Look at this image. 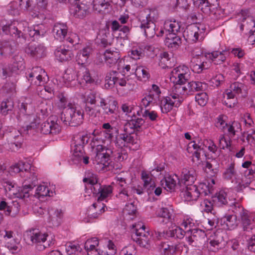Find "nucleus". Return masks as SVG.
Wrapping results in <instances>:
<instances>
[{
	"label": "nucleus",
	"instance_id": "1",
	"mask_svg": "<svg viewBox=\"0 0 255 255\" xmlns=\"http://www.w3.org/2000/svg\"><path fill=\"white\" fill-rule=\"evenodd\" d=\"M2 30L5 34H9L18 42L22 44L26 41L27 32H28L29 35L33 37L34 39H38L45 35L47 31V28L44 24H39L33 26L32 29L28 30V27L26 25L24 26L22 22L13 21L3 26Z\"/></svg>",
	"mask_w": 255,
	"mask_h": 255
},
{
	"label": "nucleus",
	"instance_id": "2",
	"mask_svg": "<svg viewBox=\"0 0 255 255\" xmlns=\"http://www.w3.org/2000/svg\"><path fill=\"white\" fill-rule=\"evenodd\" d=\"M189 93L187 86L180 85L179 83L174 84L172 88L169 96L163 97L159 100V105L163 113L170 112L173 107H179L183 101V96Z\"/></svg>",
	"mask_w": 255,
	"mask_h": 255
},
{
	"label": "nucleus",
	"instance_id": "3",
	"mask_svg": "<svg viewBox=\"0 0 255 255\" xmlns=\"http://www.w3.org/2000/svg\"><path fill=\"white\" fill-rule=\"evenodd\" d=\"M61 120L71 127L80 126L84 121V112L74 104L69 103L62 113Z\"/></svg>",
	"mask_w": 255,
	"mask_h": 255
},
{
	"label": "nucleus",
	"instance_id": "4",
	"mask_svg": "<svg viewBox=\"0 0 255 255\" xmlns=\"http://www.w3.org/2000/svg\"><path fill=\"white\" fill-rule=\"evenodd\" d=\"M131 239L140 247L148 249L152 242V235L145 231V227L141 224L132 225Z\"/></svg>",
	"mask_w": 255,
	"mask_h": 255
},
{
	"label": "nucleus",
	"instance_id": "5",
	"mask_svg": "<svg viewBox=\"0 0 255 255\" xmlns=\"http://www.w3.org/2000/svg\"><path fill=\"white\" fill-rule=\"evenodd\" d=\"M209 184L201 183L198 187L196 185L188 186L186 190L182 192V196L186 201H196L200 195L205 196L211 193L212 187H210Z\"/></svg>",
	"mask_w": 255,
	"mask_h": 255
},
{
	"label": "nucleus",
	"instance_id": "6",
	"mask_svg": "<svg viewBox=\"0 0 255 255\" xmlns=\"http://www.w3.org/2000/svg\"><path fill=\"white\" fill-rule=\"evenodd\" d=\"M47 235L43 234L37 229H32L26 231L24 235V240L29 244H39L40 246L39 250H44L46 248L45 245H41L46 240Z\"/></svg>",
	"mask_w": 255,
	"mask_h": 255
},
{
	"label": "nucleus",
	"instance_id": "7",
	"mask_svg": "<svg viewBox=\"0 0 255 255\" xmlns=\"http://www.w3.org/2000/svg\"><path fill=\"white\" fill-rule=\"evenodd\" d=\"M58 118L56 116L49 117L46 121L41 124L39 130L41 133L45 134H57L61 130V127L58 124Z\"/></svg>",
	"mask_w": 255,
	"mask_h": 255
},
{
	"label": "nucleus",
	"instance_id": "8",
	"mask_svg": "<svg viewBox=\"0 0 255 255\" xmlns=\"http://www.w3.org/2000/svg\"><path fill=\"white\" fill-rule=\"evenodd\" d=\"M186 239L189 244L195 247H199L206 239V234L201 229H189L186 231Z\"/></svg>",
	"mask_w": 255,
	"mask_h": 255
},
{
	"label": "nucleus",
	"instance_id": "9",
	"mask_svg": "<svg viewBox=\"0 0 255 255\" xmlns=\"http://www.w3.org/2000/svg\"><path fill=\"white\" fill-rule=\"evenodd\" d=\"M7 141V149L11 151H16L21 147L23 138L21 133L16 130L7 132L6 135Z\"/></svg>",
	"mask_w": 255,
	"mask_h": 255
},
{
	"label": "nucleus",
	"instance_id": "10",
	"mask_svg": "<svg viewBox=\"0 0 255 255\" xmlns=\"http://www.w3.org/2000/svg\"><path fill=\"white\" fill-rule=\"evenodd\" d=\"M240 29L245 33H251L255 27V21L250 15L249 10H241L240 11Z\"/></svg>",
	"mask_w": 255,
	"mask_h": 255
},
{
	"label": "nucleus",
	"instance_id": "11",
	"mask_svg": "<svg viewBox=\"0 0 255 255\" xmlns=\"http://www.w3.org/2000/svg\"><path fill=\"white\" fill-rule=\"evenodd\" d=\"M196 179V171L192 168H183L181 172V179L179 180L178 185L180 187L182 184L185 185V188L180 189L181 192L186 190L188 186H194L193 184Z\"/></svg>",
	"mask_w": 255,
	"mask_h": 255
},
{
	"label": "nucleus",
	"instance_id": "12",
	"mask_svg": "<svg viewBox=\"0 0 255 255\" xmlns=\"http://www.w3.org/2000/svg\"><path fill=\"white\" fill-rule=\"evenodd\" d=\"M17 119L20 123L23 124L29 123V125H27L26 127H22L21 128V131L23 132V134H29L32 133L37 128V125L33 121L35 118L32 113L29 114H19L17 116Z\"/></svg>",
	"mask_w": 255,
	"mask_h": 255
},
{
	"label": "nucleus",
	"instance_id": "13",
	"mask_svg": "<svg viewBox=\"0 0 255 255\" xmlns=\"http://www.w3.org/2000/svg\"><path fill=\"white\" fill-rule=\"evenodd\" d=\"M54 54L56 59L60 62H67L71 60L74 57L72 46L65 44L57 47Z\"/></svg>",
	"mask_w": 255,
	"mask_h": 255
},
{
	"label": "nucleus",
	"instance_id": "14",
	"mask_svg": "<svg viewBox=\"0 0 255 255\" xmlns=\"http://www.w3.org/2000/svg\"><path fill=\"white\" fill-rule=\"evenodd\" d=\"M100 107L103 110L104 113L107 115L115 114L118 110V102L113 98L107 99L99 97Z\"/></svg>",
	"mask_w": 255,
	"mask_h": 255
},
{
	"label": "nucleus",
	"instance_id": "15",
	"mask_svg": "<svg viewBox=\"0 0 255 255\" xmlns=\"http://www.w3.org/2000/svg\"><path fill=\"white\" fill-rule=\"evenodd\" d=\"M224 234V233L222 231H217L214 233L213 236L211 237L209 239V243L207 246L209 251L216 252L221 248L222 246L225 245Z\"/></svg>",
	"mask_w": 255,
	"mask_h": 255
},
{
	"label": "nucleus",
	"instance_id": "16",
	"mask_svg": "<svg viewBox=\"0 0 255 255\" xmlns=\"http://www.w3.org/2000/svg\"><path fill=\"white\" fill-rule=\"evenodd\" d=\"M30 164L22 161H19L10 166L9 172L11 174L19 173L21 177L28 176L31 174Z\"/></svg>",
	"mask_w": 255,
	"mask_h": 255
},
{
	"label": "nucleus",
	"instance_id": "17",
	"mask_svg": "<svg viewBox=\"0 0 255 255\" xmlns=\"http://www.w3.org/2000/svg\"><path fill=\"white\" fill-rule=\"evenodd\" d=\"M205 59H206L205 54L204 55H197L191 58L190 66L193 72L199 74L204 69H207L206 67L207 62L205 61Z\"/></svg>",
	"mask_w": 255,
	"mask_h": 255
},
{
	"label": "nucleus",
	"instance_id": "18",
	"mask_svg": "<svg viewBox=\"0 0 255 255\" xmlns=\"http://www.w3.org/2000/svg\"><path fill=\"white\" fill-rule=\"evenodd\" d=\"M46 48L41 44L30 43L25 48V52L31 57L40 58L45 55Z\"/></svg>",
	"mask_w": 255,
	"mask_h": 255
},
{
	"label": "nucleus",
	"instance_id": "19",
	"mask_svg": "<svg viewBox=\"0 0 255 255\" xmlns=\"http://www.w3.org/2000/svg\"><path fill=\"white\" fill-rule=\"evenodd\" d=\"M179 180L180 179L176 174L172 175L167 174L161 180V185L167 190L174 191L176 188L179 186Z\"/></svg>",
	"mask_w": 255,
	"mask_h": 255
},
{
	"label": "nucleus",
	"instance_id": "20",
	"mask_svg": "<svg viewBox=\"0 0 255 255\" xmlns=\"http://www.w3.org/2000/svg\"><path fill=\"white\" fill-rule=\"evenodd\" d=\"M188 68L186 66L177 67L172 72L173 77H174L176 81H174V84L179 83L180 85H184L188 81V75L186 73Z\"/></svg>",
	"mask_w": 255,
	"mask_h": 255
},
{
	"label": "nucleus",
	"instance_id": "21",
	"mask_svg": "<svg viewBox=\"0 0 255 255\" xmlns=\"http://www.w3.org/2000/svg\"><path fill=\"white\" fill-rule=\"evenodd\" d=\"M74 142L73 149L74 155L76 157L82 155L84 154V146L88 142V136L87 135H79L76 136Z\"/></svg>",
	"mask_w": 255,
	"mask_h": 255
},
{
	"label": "nucleus",
	"instance_id": "22",
	"mask_svg": "<svg viewBox=\"0 0 255 255\" xmlns=\"http://www.w3.org/2000/svg\"><path fill=\"white\" fill-rule=\"evenodd\" d=\"M224 177L225 179L228 180L232 179L233 177H234V179H233L232 181V183L233 185L232 187H234L237 189V190L238 191L239 189V183L238 181V178L237 177V173L235 169V163H231L229 164L225 172L223 173Z\"/></svg>",
	"mask_w": 255,
	"mask_h": 255
},
{
	"label": "nucleus",
	"instance_id": "23",
	"mask_svg": "<svg viewBox=\"0 0 255 255\" xmlns=\"http://www.w3.org/2000/svg\"><path fill=\"white\" fill-rule=\"evenodd\" d=\"M68 26L65 23L56 22L53 27L52 32L55 39L58 40H63L67 35Z\"/></svg>",
	"mask_w": 255,
	"mask_h": 255
},
{
	"label": "nucleus",
	"instance_id": "24",
	"mask_svg": "<svg viewBox=\"0 0 255 255\" xmlns=\"http://www.w3.org/2000/svg\"><path fill=\"white\" fill-rule=\"evenodd\" d=\"M199 27L197 25L194 24H190L187 26L184 30L183 36L186 37L187 40L196 42L199 40Z\"/></svg>",
	"mask_w": 255,
	"mask_h": 255
},
{
	"label": "nucleus",
	"instance_id": "25",
	"mask_svg": "<svg viewBox=\"0 0 255 255\" xmlns=\"http://www.w3.org/2000/svg\"><path fill=\"white\" fill-rule=\"evenodd\" d=\"M186 231H184L179 227H175L172 229H169L166 232H158V235L160 237L167 238L168 237H172L174 238L182 239L185 236L186 237Z\"/></svg>",
	"mask_w": 255,
	"mask_h": 255
},
{
	"label": "nucleus",
	"instance_id": "26",
	"mask_svg": "<svg viewBox=\"0 0 255 255\" xmlns=\"http://www.w3.org/2000/svg\"><path fill=\"white\" fill-rule=\"evenodd\" d=\"M226 54H227V52L225 51H214L212 52L205 53V57L206 59L212 60L215 64L219 65L225 61Z\"/></svg>",
	"mask_w": 255,
	"mask_h": 255
},
{
	"label": "nucleus",
	"instance_id": "27",
	"mask_svg": "<svg viewBox=\"0 0 255 255\" xmlns=\"http://www.w3.org/2000/svg\"><path fill=\"white\" fill-rule=\"evenodd\" d=\"M144 121L141 118H137L134 114H133L131 119L128 121L125 125L124 131L127 132L128 128L133 129L138 131L140 130L141 126L144 124Z\"/></svg>",
	"mask_w": 255,
	"mask_h": 255
},
{
	"label": "nucleus",
	"instance_id": "28",
	"mask_svg": "<svg viewBox=\"0 0 255 255\" xmlns=\"http://www.w3.org/2000/svg\"><path fill=\"white\" fill-rule=\"evenodd\" d=\"M173 209L171 206L162 207L156 211V215L158 217L164 219L163 222L166 223L171 222L174 219Z\"/></svg>",
	"mask_w": 255,
	"mask_h": 255
},
{
	"label": "nucleus",
	"instance_id": "29",
	"mask_svg": "<svg viewBox=\"0 0 255 255\" xmlns=\"http://www.w3.org/2000/svg\"><path fill=\"white\" fill-rule=\"evenodd\" d=\"M104 55L105 62L109 67L115 65L121 57L118 51L110 49L106 50Z\"/></svg>",
	"mask_w": 255,
	"mask_h": 255
},
{
	"label": "nucleus",
	"instance_id": "30",
	"mask_svg": "<svg viewBox=\"0 0 255 255\" xmlns=\"http://www.w3.org/2000/svg\"><path fill=\"white\" fill-rule=\"evenodd\" d=\"M140 21V27L144 30L145 35L149 38L153 37L156 34L155 23L147 22V19H142Z\"/></svg>",
	"mask_w": 255,
	"mask_h": 255
},
{
	"label": "nucleus",
	"instance_id": "31",
	"mask_svg": "<svg viewBox=\"0 0 255 255\" xmlns=\"http://www.w3.org/2000/svg\"><path fill=\"white\" fill-rule=\"evenodd\" d=\"M50 221L53 226H57L60 224V220L62 218L63 212L61 209H58L51 207L48 208Z\"/></svg>",
	"mask_w": 255,
	"mask_h": 255
},
{
	"label": "nucleus",
	"instance_id": "32",
	"mask_svg": "<svg viewBox=\"0 0 255 255\" xmlns=\"http://www.w3.org/2000/svg\"><path fill=\"white\" fill-rule=\"evenodd\" d=\"M181 38L176 33H169L165 39V44L170 48L177 49L181 44Z\"/></svg>",
	"mask_w": 255,
	"mask_h": 255
},
{
	"label": "nucleus",
	"instance_id": "33",
	"mask_svg": "<svg viewBox=\"0 0 255 255\" xmlns=\"http://www.w3.org/2000/svg\"><path fill=\"white\" fill-rule=\"evenodd\" d=\"M92 51V48L89 46H87L80 50L76 56L77 63L81 65L86 64Z\"/></svg>",
	"mask_w": 255,
	"mask_h": 255
},
{
	"label": "nucleus",
	"instance_id": "34",
	"mask_svg": "<svg viewBox=\"0 0 255 255\" xmlns=\"http://www.w3.org/2000/svg\"><path fill=\"white\" fill-rule=\"evenodd\" d=\"M76 1L77 0L72 3L76 5L74 12V15L75 17L82 19L89 14V7L88 5L83 3L77 4L76 2Z\"/></svg>",
	"mask_w": 255,
	"mask_h": 255
},
{
	"label": "nucleus",
	"instance_id": "35",
	"mask_svg": "<svg viewBox=\"0 0 255 255\" xmlns=\"http://www.w3.org/2000/svg\"><path fill=\"white\" fill-rule=\"evenodd\" d=\"M17 106L20 115L29 114L33 111V107L30 99L26 98L23 101H19Z\"/></svg>",
	"mask_w": 255,
	"mask_h": 255
},
{
	"label": "nucleus",
	"instance_id": "36",
	"mask_svg": "<svg viewBox=\"0 0 255 255\" xmlns=\"http://www.w3.org/2000/svg\"><path fill=\"white\" fill-rule=\"evenodd\" d=\"M108 153H98L96 154L95 156V161L97 164H102L104 167L108 166L109 165V160H110V155L112 153V150H108Z\"/></svg>",
	"mask_w": 255,
	"mask_h": 255
},
{
	"label": "nucleus",
	"instance_id": "37",
	"mask_svg": "<svg viewBox=\"0 0 255 255\" xmlns=\"http://www.w3.org/2000/svg\"><path fill=\"white\" fill-rule=\"evenodd\" d=\"M222 222L225 223L228 229L231 230L236 228L239 224L237 217L235 215L225 216L221 219V222Z\"/></svg>",
	"mask_w": 255,
	"mask_h": 255
},
{
	"label": "nucleus",
	"instance_id": "38",
	"mask_svg": "<svg viewBox=\"0 0 255 255\" xmlns=\"http://www.w3.org/2000/svg\"><path fill=\"white\" fill-rule=\"evenodd\" d=\"M12 44H14V43L8 41L3 42L0 47V54L4 56L11 55L15 49Z\"/></svg>",
	"mask_w": 255,
	"mask_h": 255
},
{
	"label": "nucleus",
	"instance_id": "39",
	"mask_svg": "<svg viewBox=\"0 0 255 255\" xmlns=\"http://www.w3.org/2000/svg\"><path fill=\"white\" fill-rule=\"evenodd\" d=\"M24 182L22 187L18 190V197L20 198H28L30 196V192L35 186L34 183L27 184Z\"/></svg>",
	"mask_w": 255,
	"mask_h": 255
},
{
	"label": "nucleus",
	"instance_id": "40",
	"mask_svg": "<svg viewBox=\"0 0 255 255\" xmlns=\"http://www.w3.org/2000/svg\"><path fill=\"white\" fill-rule=\"evenodd\" d=\"M84 183L90 184L93 186V192L95 194H100L101 189L102 186L98 183V180L96 177H85L83 180Z\"/></svg>",
	"mask_w": 255,
	"mask_h": 255
},
{
	"label": "nucleus",
	"instance_id": "41",
	"mask_svg": "<svg viewBox=\"0 0 255 255\" xmlns=\"http://www.w3.org/2000/svg\"><path fill=\"white\" fill-rule=\"evenodd\" d=\"M144 12L145 13L144 15H143V13H142L140 16V20L147 19V22L155 23L158 18V12L156 9H150L148 13H147L146 11Z\"/></svg>",
	"mask_w": 255,
	"mask_h": 255
},
{
	"label": "nucleus",
	"instance_id": "42",
	"mask_svg": "<svg viewBox=\"0 0 255 255\" xmlns=\"http://www.w3.org/2000/svg\"><path fill=\"white\" fill-rule=\"evenodd\" d=\"M177 247L176 245L164 243L161 245L160 252L163 255H174L176 253Z\"/></svg>",
	"mask_w": 255,
	"mask_h": 255
},
{
	"label": "nucleus",
	"instance_id": "43",
	"mask_svg": "<svg viewBox=\"0 0 255 255\" xmlns=\"http://www.w3.org/2000/svg\"><path fill=\"white\" fill-rule=\"evenodd\" d=\"M206 84L199 81H192L187 84L189 93L203 91L206 88Z\"/></svg>",
	"mask_w": 255,
	"mask_h": 255
},
{
	"label": "nucleus",
	"instance_id": "44",
	"mask_svg": "<svg viewBox=\"0 0 255 255\" xmlns=\"http://www.w3.org/2000/svg\"><path fill=\"white\" fill-rule=\"evenodd\" d=\"M159 65L163 69L171 68L173 66V61L171 62V58L167 52H164L161 54Z\"/></svg>",
	"mask_w": 255,
	"mask_h": 255
},
{
	"label": "nucleus",
	"instance_id": "45",
	"mask_svg": "<svg viewBox=\"0 0 255 255\" xmlns=\"http://www.w3.org/2000/svg\"><path fill=\"white\" fill-rule=\"evenodd\" d=\"M102 128L104 129V132L105 137L108 139H112L116 134L118 133V129L112 127L109 123H105L102 126Z\"/></svg>",
	"mask_w": 255,
	"mask_h": 255
},
{
	"label": "nucleus",
	"instance_id": "46",
	"mask_svg": "<svg viewBox=\"0 0 255 255\" xmlns=\"http://www.w3.org/2000/svg\"><path fill=\"white\" fill-rule=\"evenodd\" d=\"M110 34V32H107L106 29H102L100 31L98 38L100 40V44L102 46L107 47L111 45V42L108 38Z\"/></svg>",
	"mask_w": 255,
	"mask_h": 255
},
{
	"label": "nucleus",
	"instance_id": "47",
	"mask_svg": "<svg viewBox=\"0 0 255 255\" xmlns=\"http://www.w3.org/2000/svg\"><path fill=\"white\" fill-rule=\"evenodd\" d=\"M110 5V2L105 0H95L93 1V8L99 12L108 9Z\"/></svg>",
	"mask_w": 255,
	"mask_h": 255
},
{
	"label": "nucleus",
	"instance_id": "48",
	"mask_svg": "<svg viewBox=\"0 0 255 255\" xmlns=\"http://www.w3.org/2000/svg\"><path fill=\"white\" fill-rule=\"evenodd\" d=\"M14 102L11 100L7 99L3 101L0 106L1 112L2 115H6L13 111Z\"/></svg>",
	"mask_w": 255,
	"mask_h": 255
},
{
	"label": "nucleus",
	"instance_id": "49",
	"mask_svg": "<svg viewBox=\"0 0 255 255\" xmlns=\"http://www.w3.org/2000/svg\"><path fill=\"white\" fill-rule=\"evenodd\" d=\"M206 172L211 176H214L218 173V164L215 159H212L211 162L207 161L206 162Z\"/></svg>",
	"mask_w": 255,
	"mask_h": 255
},
{
	"label": "nucleus",
	"instance_id": "50",
	"mask_svg": "<svg viewBox=\"0 0 255 255\" xmlns=\"http://www.w3.org/2000/svg\"><path fill=\"white\" fill-rule=\"evenodd\" d=\"M77 77V72L72 68L67 69L63 76L65 83L68 82V83L75 81Z\"/></svg>",
	"mask_w": 255,
	"mask_h": 255
},
{
	"label": "nucleus",
	"instance_id": "51",
	"mask_svg": "<svg viewBox=\"0 0 255 255\" xmlns=\"http://www.w3.org/2000/svg\"><path fill=\"white\" fill-rule=\"evenodd\" d=\"M99 245V241L97 238H92L88 239L85 243V249L88 253L92 251H97L96 247ZM89 255V253H88Z\"/></svg>",
	"mask_w": 255,
	"mask_h": 255
},
{
	"label": "nucleus",
	"instance_id": "52",
	"mask_svg": "<svg viewBox=\"0 0 255 255\" xmlns=\"http://www.w3.org/2000/svg\"><path fill=\"white\" fill-rule=\"evenodd\" d=\"M227 99L224 101V103L229 108H234L238 105L237 98H235V94L232 92L226 94Z\"/></svg>",
	"mask_w": 255,
	"mask_h": 255
},
{
	"label": "nucleus",
	"instance_id": "53",
	"mask_svg": "<svg viewBox=\"0 0 255 255\" xmlns=\"http://www.w3.org/2000/svg\"><path fill=\"white\" fill-rule=\"evenodd\" d=\"M213 201L217 202L220 206L226 205L228 203L226 193L223 191H220L216 194Z\"/></svg>",
	"mask_w": 255,
	"mask_h": 255
},
{
	"label": "nucleus",
	"instance_id": "54",
	"mask_svg": "<svg viewBox=\"0 0 255 255\" xmlns=\"http://www.w3.org/2000/svg\"><path fill=\"white\" fill-rule=\"evenodd\" d=\"M113 192V188L111 185L102 186L101 189L100 196L98 197V200L102 201L107 197L110 196Z\"/></svg>",
	"mask_w": 255,
	"mask_h": 255
},
{
	"label": "nucleus",
	"instance_id": "55",
	"mask_svg": "<svg viewBox=\"0 0 255 255\" xmlns=\"http://www.w3.org/2000/svg\"><path fill=\"white\" fill-rule=\"evenodd\" d=\"M251 221L249 219L247 215H243L242 217V223L243 225V231L247 233V236H250L252 233V228L250 224Z\"/></svg>",
	"mask_w": 255,
	"mask_h": 255
},
{
	"label": "nucleus",
	"instance_id": "56",
	"mask_svg": "<svg viewBox=\"0 0 255 255\" xmlns=\"http://www.w3.org/2000/svg\"><path fill=\"white\" fill-rule=\"evenodd\" d=\"M65 250L68 255H72L78 252H80L81 249L79 245L69 242L65 245Z\"/></svg>",
	"mask_w": 255,
	"mask_h": 255
},
{
	"label": "nucleus",
	"instance_id": "57",
	"mask_svg": "<svg viewBox=\"0 0 255 255\" xmlns=\"http://www.w3.org/2000/svg\"><path fill=\"white\" fill-rule=\"evenodd\" d=\"M41 75H46V73L43 69L39 67L33 68L31 72L28 74V80L32 83L35 77Z\"/></svg>",
	"mask_w": 255,
	"mask_h": 255
},
{
	"label": "nucleus",
	"instance_id": "58",
	"mask_svg": "<svg viewBox=\"0 0 255 255\" xmlns=\"http://www.w3.org/2000/svg\"><path fill=\"white\" fill-rule=\"evenodd\" d=\"M47 5V0H37V5L34 7V11L37 12L38 13L36 14L34 13L35 14V17H39V14H41V12H43L45 9H46Z\"/></svg>",
	"mask_w": 255,
	"mask_h": 255
},
{
	"label": "nucleus",
	"instance_id": "59",
	"mask_svg": "<svg viewBox=\"0 0 255 255\" xmlns=\"http://www.w3.org/2000/svg\"><path fill=\"white\" fill-rule=\"evenodd\" d=\"M129 138V141H128L129 147L133 150H137L140 146V141L137 139V135L130 133Z\"/></svg>",
	"mask_w": 255,
	"mask_h": 255
},
{
	"label": "nucleus",
	"instance_id": "60",
	"mask_svg": "<svg viewBox=\"0 0 255 255\" xmlns=\"http://www.w3.org/2000/svg\"><path fill=\"white\" fill-rule=\"evenodd\" d=\"M16 80L12 79L7 81L3 86L4 90L7 93H13L15 92Z\"/></svg>",
	"mask_w": 255,
	"mask_h": 255
},
{
	"label": "nucleus",
	"instance_id": "61",
	"mask_svg": "<svg viewBox=\"0 0 255 255\" xmlns=\"http://www.w3.org/2000/svg\"><path fill=\"white\" fill-rule=\"evenodd\" d=\"M115 75L116 71H112L107 74L105 77L106 86L108 85V87H112L116 84V80L114 79V77H116Z\"/></svg>",
	"mask_w": 255,
	"mask_h": 255
},
{
	"label": "nucleus",
	"instance_id": "62",
	"mask_svg": "<svg viewBox=\"0 0 255 255\" xmlns=\"http://www.w3.org/2000/svg\"><path fill=\"white\" fill-rule=\"evenodd\" d=\"M50 191L49 188L45 185H40L37 187L36 191V194L38 196V197L50 196L49 194Z\"/></svg>",
	"mask_w": 255,
	"mask_h": 255
},
{
	"label": "nucleus",
	"instance_id": "63",
	"mask_svg": "<svg viewBox=\"0 0 255 255\" xmlns=\"http://www.w3.org/2000/svg\"><path fill=\"white\" fill-rule=\"evenodd\" d=\"M116 77H114L116 80V84H118L121 86H126L128 84L124 75L116 71Z\"/></svg>",
	"mask_w": 255,
	"mask_h": 255
},
{
	"label": "nucleus",
	"instance_id": "64",
	"mask_svg": "<svg viewBox=\"0 0 255 255\" xmlns=\"http://www.w3.org/2000/svg\"><path fill=\"white\" fill-rule=\"evenodd\" d=\"M136 253L135 248L133 245L126 247L121 251V255H135Z\"/></svg>",
	"mask_w": 255,
	"mask_h": 255
}]
</instances>
